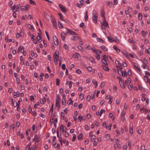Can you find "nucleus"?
Instances as JSON below:
<instances>
[{
	"instance_id": "f257e3e1",
	"label": "nucleus",
	"mask_w": 150,
	"mask_h": 150,
	"mask_svg": "<svg viewBox=\"0 0 150 150\" xmlns=\"http://www.w3.org/2000/svg\"><path fill=\"white\" fill-rule=\"evenodd\" d=\"M59 6L60 8L62 11L64 13H66L68 9H66L63 6V5L61 4H59Z\"/></svg>"
},
{
	"instance_id": "f03ea898",
	"label": "nucleus",
	"mask_w": 150,
	"mask_h": 150,
	"mask_svg": "<svg viewBox=\"0 0 150 150\" xmlns=\"http://www.w3.org/2000/svg\"><path fill=\"white\" fill-rule=\"evenodd\" d=\"M68 30V31L67 32V34H71L72 35H78V34L76 33L75 32L73 31L72 30L69 29L67 28Z\"/></svg>"
},
{
	"instance_id": "7ed1b4c3",
	"label": "nucleus",
	"mask_w": 150,
	"mask_h": 150,
	"mask_svg": "<svg viewBox=\"0 0 150 150\" xmlns=\"http://www.w3.org/2000/svg\"><path fill=\"white\" fill-rule=\"evenodd\" d=\"M53 39L54 42L56 45H57L58 44V42L57 38L55 36L53 37Z\"/></svg>"
},
{
	"instance_id": "20e7f679",
	"label": "nucleus",
	"mask_w": 150,
	"mask_h": 150,
	"mask_svg": "<svg viewBox=\"0 0 150 150\" xmlns=\"http://www.w3.org/2000/svg\"><path fill=\"white\" fill-rule=\"evenodd\" d=\"M52 22V24L53 27L55 28H57V23L56 21L54 18H53L51 19Z\"/></svg>"
},
{
	"instance_id": "39448f33",
	"label": "nucleus",
	"mask_w": 150,
	"mask_h": 150,
	"mask_svg": "<svg viewBox=\"0 0 150 150\" xmlns=\"http://www.w3.org/2000/svg\"><path fill=\"white\" fill-rule=\"evenodd\" d=\"M101 27L102 28L103 30H105L106 29V28H108L109 27V25H108V26H107V25L105 24V23L103 22L101 23Z\"/></svg>"
},
{
	"instance_id": "423d86ee",
	"label": "nucleus",
	"mask_w": 150,
	"mask_h": 150,
	"mask_svg": "<svg viewBox=\"0 0 150 150\" xmlns=\"http://www.w3.org/2000/svg\"><path fill=\"white\" fill-rule=\"evenodd\" d=\"M61 100V99L60 98V97L58 95L56 98V106H57V105L59 104L60 103V102Z\"/></svg>"
},
{
	"instance_id": "0eeeda50",
	"label": "nucleus",
	"mask_w": 150,
	"mask_h": 150,
	"mask_svg": "<svg viewBox=\"0 0 150 150\" xmlns=\"http://www.w3.org/2000/svg\"><path fill=\"white\" fill-rule=\"evenodd\" d=\"M60 130L62 131L63 132H66L67 130V128L64 126L62 125L60 127Z\"/></svg>"
},
{
	"instance_id": "6e6552de",
	"label": "nucleus",
	"mask_w": 150,
	"mask_h": 150,
	"mask_svg": "<svg viewBox=\"0 0 150 150\" xmlns=\"http://www.w3.org/2000/svg\"><path fill=\"white\" fill-rule=\"evenodd\" d=\"M22 101V99L21 98H20L19 100L18 101V103H17L16 101H15L14 102H15V105L13 104V106L14 107H16L17 106V105H20V103Z\"/></svg>"
},
{
	"instance_id": "1a4fd4ad",
	"label": "nucleus",
	"mask_w": 150,
	"mask_h": 150,
	"mask_svg": "<svg viewBox=\"0 0 150 150\" xmlns=\"http://www.w3.org/2000/svg\"><path fill=\"white\" fill-rule=\"evenodd\" d=\"M105 3L110 7H112L113 5V3L111 1H107L105 2Z\"/></svg>"
},
{
	"instance_id": "9d476101",
	"label": "nucleus",
	"mask_w": 150,
	"mask_h": 150,
	"mask_svg": "<svg viewBox=\"0 0 150 150\" xmlns=\"http://www.w3.org/2000/svg\"><path fill=\"white\" fill-rule=\"evenodd\" d=\"M116 67L118 71H119L120 70H121L122 69V67L121 63H120V64H119L118 65H117ZM118 73L120 75V74L119 71H118Z\"/></svg>"
},
{
	"instance_id": "9b49d317",
	"label": "nucleus",
	"mask_w": 150,
	"mask_h": 150,
	"mask_svg": "<svg viewBox=\"0 0 150 150\" xmlns=\"http://www.w3.org/2000/svg\"><path fill=\"white\" fill-rule=\"evenodd\" d=\"M121 71V73L122 74V76L123 77H125V76L127 77V72L125 70L124 71L120 70Z\"/></svg>"
},
{
	"instance_id": "f8f14e48",
	"label": "nucleus",
	"mask_w": 150,
	"mask_h": 150,
	"mask_svg": "<svg viewBox=\"0 0 150 150\" xmlns=\"http://www.w3.org/2000/svg\"><path fill=\"white\" fill-rule=\"evenodd\" d=\"M42 37L40 35L39 33H38V35L37 37V39L38 42H40L41 41Z\"/></svg>"
},
{
	"instance_id": "ddd939ff",
	"label": "nucleus",
	"mask_w": 150,
	"mask_h": 150,
	"mask_svg": "<svg viewBox=\"0 0 150 150\" xmlns=\"http://www.w3.org/2000/svg\"><path fill=\"white\" fill-rule=\"evenodd\" d=\"M144 80L146 81V83L149 82V84H150V79H149L148 77L145 76H144Z\"/></svg>"
},
{
	"instance_id": "4468645a",
	"label": "nucleus",
	"mask_w": 150,
	"mask_h": 150,
	"mask_svg": "<svg viewBox=\"0 0 150 150\" xmlns=\"http://www.w3.org/2000/svg\"><path fill=\"white\" fill-rule=\"evenodd\" d=\"M61 38L62 39V40L64 41L65 40V37L66 36V34L64 33H61Z\"/></svg>"
},
{
	"instance_id": "2eb2a0df",
	"label": "nucleus",
	"mask_w": 150,
	"mask_h": 150,
	"mask_svg": "<svg viewBox=\"0 0 150 150\" xmlns=\"http://www.w3.org/2000/svg\"><path fill=\"white\" fill-rule=\"evenodd\" d=\"M114 147L115 149H117V148H119L120 149L121 148V144H115L114 146Z\"/></svg>"
},
{
	"instance_id": "dca6fc26",
	"label": "nucleus",
	"mask_w": 150,
	"mask_h": 150,
	"mask_svg": "<svg viewBox=\"0 0 150 150\" xmlns=\"http://www.w3.org/2000/svg\"><path fill=\"white\" fill-rule=\"evenodd\" d=\"M31 55L32 56H34L35 57H36L38 56V55L36 53H34L33 50H31Z\"/></svg>"
},
{
	"instance_id": "f3484780",
	"label": "nucleus",
	"mask_w": 150,
	"mask_h": 150,
	"mask_svg": "<svg viewBox=\"0 0 150 150\" xmlns=\"http://www.w3.org/2000/svg\"><path fill=\"white\" fill-rule=\"evenodd\" d=\"M108 41L110 42L116 41V40H114L113 38H110V36H109L108 37Z\"/></svg>"
},
{
	"instance_id": "a211bd4d",
	"label": "nucleus",
	"mask_w": 150,
	"mask_h": 150,
	"mask_svg": "<svg viewBox=\"0 0 150 150\" xmlns=\"http://www.w3.org/2000/svg\"><path fill=\"white\" fill-rule=\"evenodd\" d=\"M44 99L45 100H44V99L43 98H41L40 99V103L41 104H44V102H45L46 101V98L45 97H44Z\"/></svg>"
},
{
	"instance_id": "6ab92c4d",
	"label": "nucleus",
	"mask_w": 150,
	"mask_h": 150,
	"mask_svg": "<svg viewBox=\"0 0 150 150\" xmlns=\"http://www.w3.org/2000/svg\"><path fill=\"white\" fill-rule=\"evenodd\" d=\"M73 101L71 99H70L67 102V103L68 104V105L71 104L72 105L73 104Z\"/></svg>"
},
{
	"instance_id": "aec40b11",
	"label": "nucleus",
	"mask_w": 150,
	"mask_h": 150,
	"mask_svg": "<svg viewBox=\"0 0 150 150\" xmlns=\"http://www.w3.org/2000/svg\"><path fill=\"white\" fill-rule=\"evenodd\" d=\"M79 56L80 54L79 53L77 52H75L74 54L72 55V56L73 58H76L78 57Z\"/></svg>"
},
{
	"instance_id": "412c9836",
	"label": "nucleus",
	"mask_w": 150,
	"mask_h": 150,
	"mask_svg": "<svg viewBox=\"0 0 150 150\" xmlns=\"http://www.w3.org/2000/svg\"><path fill=\"white\" fill-rule=\"evenodd\" d=\"M131 82V79L130 78H128L127 79V81H125V83L126 85H127L128 83H130Z\"/></svg>"
},
{
	"instance_id": "4be33fe9",
	"label": "nucleus",
	"mask_w": 150,
	"mask_h": 150,
	"mask_svg": "<svg viewBox=\"0 0 150 150\" xmlns=\"http://www.w3.org/2000/svg\"><path fill=\"white\" fill-rule=\"evenodd\" d=\"M57 14L59 16L60 18V19L61 20H62L63 21H64V19L63 17V15L61 13H58Z\"/></svg>"
},
{
	"instance_id": "5701e85b",
	"label": "nucleus",
	"mask_w": 150,
	"mask_h": 150,
	"mask_svg": "<svg viewBox=\"0 0 150 150\" xmlns=\"http://www.w3.org/2000/svg\"><path fill=\"white\" fill-rule=\"evenodd\" d=\"M71 39L73 40H75L77 39H80V38L78 36H72L71 37Z\"/></svg>"
},
{
	"instance_id": "b1692460",
	"label": "nucleus",
	"mask_w": 150,
	"mask_h": 150,
	"mask_svg": "<svg viewBox=\"0 0 150 150\" xmlns=\"http://www.w3.org/2000/svg\"><path fill=\"white\" fill-rule=\"evenodd\" d=\"M53 104H52L51 108L50 109L49 114H50V113L51 114V115H52V113L53 112Z\"/></svg>"
},
{
	"instance_id": "393cba45",
	"label": "nucleus",
	"mask_w": 150,
	"mask_h": 150,
	"mask_svg": "<svg viewBox=\"0 0 150 150\" xmlns=\"http://www.w3.org/2000/svg\"><path fill=\"white\" fill-rule=\"evenodd\" d=\"M103 59L104 60V61L107 62L108 60V57L106 55H105L103 56Z\"/></svg>"
},
{
	"instance_id": "a878e982",
	"label": "nucleus",
	"mask_w": 150,
	"mask_h": 150,
	"mask_svg": "<svg viewBox=\"0 0 150 150\" xmlns=\"http://www.w3.org/2000/svg\"><path fill=\"white\" fill-rule=\"evenodd\" d=\"M31 142H30L28 144L25 150H31L30 149V147L31 145Z\"/></svg>"
},
{
	"instance_id": "bb28decb",
	"label": "nucleus",
	"mask_w": 150,
	"mask_h": 150,
	"mask_svg": "<svg viewBox=\"0 0 150 150\" xmlns=\"http://www.w3.org/2000/svg\"><path fill=\"white\" fill-rule=\"evenodd\" d=\"M102 67L103 69L105 71H109V68H108V67L105 66H103Z\"/></svg>"
},
{
	"instance_id": "cd10ccee",
	"label": "nucleus",
	"mask_w": 150,
	"mask_h": 150,
	"mask_svg": "<svg viewBox=\"0 0 150 150\" xmlns=\"http://www.w3.org/2000/svg\"><path fill=\"white\" fill-rule=\"evenodd\" d=\"M90 61L92 63H96V62L92 57H90L89 58Z\"/></svg>"
},
{
	"instance_id": "c85d7f7f",
	"label": "nucleus",
	"mask_w": 150,
	"mask_h": 150,
	"mask_svg": "<svg viewBox=\"0 0 150 150\" xmlns=\"http://www.w3.org/2000/svg\"><path fill=\"white\" fill-rule=\"evenodd\" d=\"M93 17H97V14L95 10H93Z\"/></svg>"
},
{
	"instance_id": "c756f323",
	"label": "nucleus",
	"mask_w": 150,
	"mask_h": 150,
	"mask_svg": "<svg viewBox=\"0 0 150 150\" xmlns=\"http://www.w3.org/2000/svg\"><path fill=\"white\" fill-rule=\"evenodd\" d=\"M84 117L83 116L82 117L81 115H79V116L78 117V120H79V121L81 122L82 120H85V119H84L83 117Z\"/></svg>"
},
{
	"instance_id": "7c9ffc66",
	"label": "nucleus",
	"mask_w": 150,
	"mask_h": 150,
	"mask_svg": "<svg viewBox=\"0 0 150 150\" xmlns=\"http://www.w3.org/2000/svg\"><path fill=\"white\" fill-rule=\"evenodd\" d=\"M120 83H119L120 85V86H121L122 88H125V83L124 82H120Z\"/></svg>"
},
{
	"instance_id": "2f4dec72",
	"label": "nucleus",
	"mask_w": 150,
	"mask_h": 150,
	"mask_svg": "<svg viewBox=\"0 0 150 150\" xmlns=\"http://www.w3.org/2000/svg\"><path fill=\"white\" fill-rule=\"evenodd\" d=\"M67 84L68 85H69V88H70L72 86V82L71 81H70L69 82L67 81Z\"/></svg>"
},
{
	"instance_id": "473e14b6",
	"label": "nucleus",
	"mask_w": 150,
	"mask_h": 150,
	"mask_svg": "<svg viewBox=\"0 0 150 150\" xmlns=\"http://www.w3.org/2000/svg\"><path fill=\"white\" fill-rule=\"evenodd\" d=\"M85 19V21H87L88 20V12L87 11H86L85 13V16L84 17Z\"/></svg>"
},
{
	"instance_id": "72a5a7b5",
	"label": "nucleus",
	"mask_w": 150,
	"mask_h": 150,
	"mask_svg": "<svg viewBox=\"0 0 150 150\" xmlns=\"http://www.w3.org/2000/svg\"><path fill=\"white\" fill-rule=\"evenodd\" d=\"M20 8L21 10H23L27 11V8H26L25 6H20Z\"/></svg>"
},
{
	"instance_id": "f704fd0d",
	"label": "nucleus",
	"mask_w": 150,
	"mask_h": 150,
	"mask_svg": "<svg viewBox=\"0 0 150 150\" xmlns=\"http://www.w3.org/2000/svg\"><path fill=\"white\" fill-rule=\"evenodd\" d=\"M82 133H81L78 137V139L79 140H81L83 138Z\"/></svg>"
},
{
	"instance_id": "c9c22d12",
	"label": "nucleus",
	"mask_w": 150,
	"mask_h": 150,
	"mask_svg": "<svg viewBox=\"0 0 150 150\" xmlns=\"http://www.w3.org/2000/svg\"><path fill=\"white\" fill-rule=\"evenodd\" d=\"M113 48L117 52H120V50L119 49H118L115 46H113Z\"/></svg>"
},
{
	"instance_id": "e433bc0d",
	"label": "nucleus",
	"mask_w": 150,
	"mask_h": 150,
	"mask_svg": "<svg viewBox=\"0 0 150 150\" xmlns=\"http://www.w3.org/2000/svg\"><path fill=\"white\" fill-rule=\"evenodd\" d=\"M58 27L59 28L61 29L64 28L62 24L59 22H58Z\"/></svg>"
},
{
	"instance_id": "4c0bfd02",
	"label": "nucleus",
	"mask_w": 150,
	"mask_h": 150,
	"mask_svg": "<svg viewBox=\"0 0 150 150\" xmlns=\"http://www.w3.org/2000/svg\"><path fill=\"white\" fill-rule=\"evenodd\" d=\"M80 27L83 28H85L86 26L84 25V24L83 23H81L79 25Z\"/></svg>"
},
{
	"instance_id": "58836bf2",
	"label": "nucleus",
	"mask_w": 150,
	"mask_h": 150,
	"mask_svg": "<svg viewBox=\"0 0 150 150\" xmlns=\"http://www.w3.org/2000/svg\"><path fill=\"white\" fill-rule=\"evenodd\" d=\"M79 98H80V99L81 100H82L83 98V97H84V94L83 93H81L80 94H79Z\"/></svg>"
},
{
	"instance_id": "ea45409f",
	"label": "nucleus",
	"mask_w": 150,
	"mask_h": 150,
	"mask_svg": "<svg viewBox=\"0 0 150 150\" xmlns=\"http://www.w3.org/2000/svg\"><path fill=\"white\" fill-rule=\"evenodd\" d=\"M143 16L142 14L141 13H140L139 14V20L141 21L142 18Z\"/></svg>"
},
{
	"instance_id": "a19ab883",
	"label": "nucleus",
	"mask_w": 150,
	"mask_h": 150,
	"mask_svg": "<svg viewBox=\"0 0 150 150\" xmlns=\"http://www.w3.org/2000/svg\"><path fill=\"white\" fill-rule=\"evenodd\" d=\"M44 75V74L42 73H41L40 74V81H42L43 80V78L42 77V76H43Z\"/></svg>"
},
{
	"instance_id": "79ce46f5",
	"label": "nucleus",
	"mask_w": 150,
	"mask_h": 150,
	"mask_svg": "<svg viewBox=\"0 0 150 150\" xmlns=\"http://www.w3.org/2000/svg\"><path fill=\"white\" fill-rule=\"evenodd\" d=\"M65 115L64 113L62 112H61V118L63 120H64V118Z\"/></svg>"
},
{
	"instance_id": "37998d69",
	"label": "nucleus",
	"mask_w": 150,
	"mask_h": 150,
	"mask_svg": "<svg viewBox=\"0 0 150 150\" xmlns=\"http://www.w3.org/2000/svg\"><path fill=\"white\" fill-rule=\"evenodd\" d=\"M97 17H93V21L95 23H97Z\"/></svg>"
},
{
	"instance_id": "c03bdc74",
	"label": "nucleus",
	"mask_w": 150,
	"mask_h": 150,
	"mask_svg": "<svg viewBox=\"0 0 150 150\" xmlns=\"http://www.w3.org/2000/svg\"><path fill=\"white\" fill-rule=\"evenodd\" d=\"M100 47L103 50L105 51H106L108 50V49L106 48L104 46H101Z\"/></svg>"
},
{
	"instance_id": "a18cd8bd",
	"label": "nucleus",
	"mask_w": 150,
	"mask_h": 150,
	"mask_svg": "<svg viewBox=\"0 0 150 150\" xmlns=\"http://www.w3.org/2000/svg\"><path fill=\"white\" fill-rule=\"evenodd\" d=\"M128 42L130 43H132L133 44H134L135 43V41L133 39L132 40H131L130 39L128 40Z\"/></svg>"
},
{
	"instance_id": "49530a36",
	"label": "nucleus",
	"mask_w": 150,
	"mask_h": 150,
	"mask_svg": "<svg viewBox=\"0 0 150 150\" xmlns=\"http://www.w3.org/2000/svg\"><path fill=\"white\" fill-rule=\"evenodd\" d=\"M92 83L94 84H95V88H96V87L98 86L97 82L96 81L94 80H93L92 81Z\"/></svg>"
},
{
	"instance_id": "de8ad7c7",
	"label": "nucleus",
	"mask_w": 150,
	"mask_h": 150,
	"mask_svg": "<svg viewBox=\"0 0 150 150\" xmlns=\"http://www.w3.org/2000/svg\"><path fill=\"white\" fill-rule=\"evenodd\" d=\"M87 69L89 71L91 72L92 70V68L91 66H88L87 67Z\"/></svg>"
},
{
	"instance_id": "09e8293b",
	"label": "nucleus",
	"mask_w": 150,
	"mask_h": 150,
	"mask_svg": "<svg viewBox=\"0 0 150 150\" xmlns=\"http://www.w3.org/2000/svg\"><path fill=\"white\" fill-rule=\"evenodd\" d=\"M147 34V31L144 32V30H142V34L143 36H145L146 35V34Z\"/></svg>"
},
{
	"instance_id": "8fccbe9b",
	"label": "nucleus",
	"mask_w": 150,
	"mask_h": 150,
	"mask_svg": "<svg viewBox=\"0 0 150 150\" xmlns=\"http://www.w3.org/2000/svg\"><path fill=\"white\" fill-rule=\"evenodd\" d=\"M56 85L57 86H59V80L58 79H57L56 80Z\"/></svg>"
},
{
	"instance_id": "3c124183",
	"label": "nucleus",
	"mask_w": 150,
	"mask_h": 150,
	"mask_svg": "<svg viewBox=\"0 0 150 150\" xmlns=\"http://www.w3.org/2000/svg\"><path fill=\"white\" fill-rule=\"evenodd\" d=\"M16 8V6L15 5H14V6L12 7V11L13 12H15L17 11V10L16 9H15Z\"/></svg>"
},
{
	"instance_id": "603ef678",
	"label": "nucleus",
	"mask_w": 150,
	"mask_h": 150,
	"mask_svg": "<svg viewBox=\"0 0 150 150\" xmlns=\"http://www.w3.org/2000/svg\"><path fill=\"white\" fill-rule=\"evenodd\" d=\"M105 110H103V109H101L100 112V116H101V115L103 113H105Z\"/></svg>"
},
{
	"instance_id": "864d4df0",
	"label": "nucleus",
	"mask_w": 150,
	"mask_h": 150,
	"mask_svg": "<svg viewBox=\"0 0 150 150\" xmlns=\"http://www.w3.org/2000/svg\"><path fill=\"white\" fill-rule=\"evenodd\" d=\"M30 3V4H31L34 5H35L36 4V3L35 2L32 0H29Z\"/></svg>"
},
{
	"instance_id": "5fc2aeb1",
	"label": "nucleus",
	"mask_w": 150,
	"mask_h": 150,
	"mask_svg": "<svg viewBox=\"0 0 150 150\" xmlns=\"http://www.w3.org/2000/svg\"><path fill=\"white\" fill-rule=\"evenodd\" d=\"M30 100L32 102L34 101V98L33 96L31 95L30 96Z\"/></svg>"
},
{
	"instance_id": "6e6d98bb",
	"label": "nucleus",
	"mask_w": 150,
	"mask_h": 150,
	"mask_svg": "<svg viewBox=\"0 0 150 150\" xmlns=\"http://www.w3.org/2000/svg\"><path fill=\"white\" fill-rule=\"evenodd\" d=\"M73 137L72 141V142H74L75 141L76 139V135L75 134H73Z\"/></svg>"
},
{
	"instance_id": "4d7b16f0",
	"label": "nucleus",
	"mask_w": 150,
	"mask_h": 150,
	"mask_svg": "<svg viewBox=\"0 0 150 150\" xmlns=\"http://www.w3.org/2000/svg\"><path fill=\"white\" fill-rule=\"evenodd\" d=\"M130 133L131 134H132L133 132V127H130V130H129Z\"/></svg>"
},
{
	"instance_id": "13d9d810",
	"label": "nucleus",
	"mask_w": 150,
	"mask_h": 150,
	"mask_svg": "<svg viewBox=\"0 0 150 150\" xmlns=\"http://www.w3.org/2000/svg\"><path fill=\"white\" fill-rule=\"evenodd\" d=\"M15 94H16V96L17 97H19L20 96V93L19 91H17L16 92H15L14 93Z\"/></svg>"
},
{
	"instance_id": "bf43d9fd",
	"label": "nucleus",
	"mask_w": 150,
	"mask_h": 150,
	"mask_svg": "<svg viewBox=\"0 0 150 150\" xmlns=\"http://www.w3.org/2000/svg\"><path fill=\"white\" fill-rule=\"evenodd\" d=\"M104 60H103V59H102V62L103 64H104L105 65H108V64L107 62H105L103 61Z\"/></svg>"
},
{
	"instance_id": "052dcab7",
	"label": "nucleus",
	"mask_w": 150,
	"mask_h": 150,
	"mask_svg": "<svg viewBox=\"0 0 150 150\" xmlns=\"http://www.w3.org/2000/svg\"><path fill=\"white\" fill-rule=\"evenodd\" d=\"M63 143L64 144L65 143V142H66V146H68L69 142H68V141H65V140H63Z\"/></svg>"
},
{
	"instance_id": "680f3d73",
	"label": "nucleus",
	"mask_w": 150,
	"mask_h": 150,
	"mask_svg": "<svg viewBox=\"0 0 150 150\" xmlns=\"http://www.w3.org/2000/svg\"><path fill=\"white\" fill-rule=\"evenodd\" d=\"M91 137V141H93L94 140L96 139V136L94 135H92V136Z\"/></svg>"
},
{
	"instance_id": "e2e57ef3",
	"label": "nucleus",
	"mask_w": 150,
	"mask_h": 150,
	"mask_svg": "<svg viewBox=\"0 0 150 150\" xmlns=\"http://www.w3.org/2000/svg\"><path fill=\"white\" fill-rule=\"evenodd\" d=\"M66 100L65 99H63L62 100V105H65L66 104Z\"/></svg>"
},
{
	"instance_id": "0e129e2a",
	"label": "nucleus",
	"mask_w": 150,
	"mask_h": 150,
	"mask_svg": "<svg viewBox=\"0 0 150 150\" xmlns=\"http://www.w3.org/2000/svg\"><path fill=\"white\" fill-rule=\"evenodd\" d=\"M91 50L95 53H96V50L94 47H93L91 48Z\"/></svg>"
},
{
	"instance_id": "69168bd1",
	"label": "nucleus",
	"mask_w": 150,
	"mask_h": 150,
	"mask_svg": "<svg viewBox=\"0 0 150 150\" xmlns=\"http://www.w3.org/2000/svg\"><path fill=\"white\" fill-rule=\"evenodd\" d=\"M105 138L107 139H109L110 138V135L109 134H107L105 135Z\"/></svg>"
},
{
	"instance_id": "338daca9",
	"label": "nucleus",
	"mask_w": 150,
	"mask_h": 150,
	"mask_svg": "<svg viewBox=\"0 0 150 150\" xmlns=\"http://www.w3.org/2000/svg\"><path fill=\"white\" fill-rule=\"evenodd\" d=\"M62 67L63 70H64L66 69V66L64 64H63L62 65Z\"/></svg>"
},
{
	"instance_id": "774afa93",
	"label": "nucleus",
	"mask_w": 150,
	"mask_h": 150,
	"mask_svg": "<svg viewBox=\"0 0 150 150\" xmlns=\"http://www.w3.org/2000/svg\"><path fill=\"white\" fill-rule=\"evenodd\" d=\"M145 146L144 145H142L141 146V150H145Z\"/></svg>"
}]
</instances>
